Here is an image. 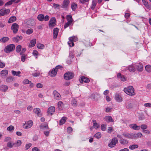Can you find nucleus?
<instances>
[{
  "instance_id": "nucleus-1",
  "label": "nucleus",
  "mask_w": 151,
  "mask_h": 151,
  "mask_svg": "<svg viewBox=\"0 0 151 151\" xmlns=\"http://www.w3.org/2000/svg\"><path fill=\"white\" fill-rule=\"evenodd\" d=\"M124 91L126 94L130 96H134L135 94L134 89L132 86L124 88Z\"/></svg>"
},
{
  "instance_id": "nucleus-2",
  "label": "nucleus",
  "mask_w": 151,
  "mask_h": 151,
  "mask_svg": "<svg viewBox=\"0 0 151 151\" xmlns=\"http://www.w3.org/2000/svg\"><path fill=\"white\" fill-rule=\"evenodd\" d=\"M62 68V66L60 65H58L53 68L51 71H49V75L51 77H55L56 74L59 69H61Z\"/></svg>"
},
{
  "instance_id": "nucleus-3",
  "label": "nucleus",
  "mask_w": 151,
  "mask_h": 151,
  "mask_svg": "<svg viewBox=\"0 0 151 151\" xmlns=\"http://www.w3.org/2000/svg\"><path fill=\"white\" fill-rule=\"evenodd\" d=\"M15 45L13 44H10L6 46L4 49V51L8 53L13 51L15 48Z\"/></svg>"
},
{
  "instance_id": "nucleus-4",
  "label": "nucleus",
  "mask_w": 151,
  "mask_h": 151,
  "mask_svg": "<svg viewBox=\"0 0 151 151\" xmlns=\"http://www.w3.org/2000/svg\"><path fill=\"white\" fill-rule=\"evenodd\" d=\"M74 76V73L71 72H68L65 73L64 75V78L67 80L71 79Z\"/></svg>"
},
{
  "instance_id": "nucleus-5",
  "label": "nucleus",
  "mask_w": 151,
  "mask_h": 151,
  "mask_svg": "<svg viewBox=\"0 0 151 151\" xmlns=\"http://www.w3.org/2000/svg\"><path fill=\"white\" fill-rule=\"evenodd\" d=\"M19 27V25L17 24L14 23L12 24L11 29L14 34H16L17 32Z\"/></svg>"
},
{
  "instance_id": "nucleus-6",
  "label": "nucleus",
  "mask_w": 151,
  "mask_h": 151,
  "mask_svg": "<svg viewBox=\"0 0 151 151\" xmlns=\"http://www.w3.org/2000/svg\"><path fill=\"white\" fill-rule=\"evenodd\" d=\"M56 19L55 17L51 18L49 23V27L50 28H52L56 25Z\"/></svg>"
},
{
  "instance_id": "nucleus-7",
  "label": "nucleus",
  "mask_w": 151,
  "mask_h": 151,
  "mask_svg": "<svg viewBox=\"0 0 151 151\" xmlns=\"http://www.w3.org/2000/svg\"><path fill=\"white\" fill-rule=\"evenodd\" d=\"M118 142V140L116 138L114 137L112 139L111 142L109 144L108 146L110 147H113L115 146Z\"/></svg>"
},
{
  "instance_id": "nucleus-8",
  "label": "nucleus",
  "mask_w": 151,
  "mask_h": 151,
  "mask_svg": "<svg viewBox=\"0 0 151 151\" xmlns=\"http://www.w3.org/2000/svg\"><path fill=\"white\" fill-rule=\"evenodd\" d=\"M53 94L55 99L57 100L61 99V97L60 94L56 90H54L53 91Z\"/></svg>"
},
{
  "instance_id": "nucleus-9",
  "label": "nucleus",
  "mask_w": 151,
  "mask_h": 151,
  "mask_svg": "<svg viewBox=\"0 0 151 151\" xmlns=\"http://www.w3.org/2000/svg\"><path fill=\"white\" fill-rule=\"evenodd\" d=\"M33 125V122L32 120H29L23 124V127L25 129H28L32 127Z\"/></svg>"
},
{
  "instance_id": "nucleus-10",
  "label": "nucleus",
  "mask_w": 151,
  "mask_h": 151,
  "mask_svg": "<svg viewBox=\"0 0 151 151\" xmlns=\"http://www.w3.org/2000/svg\"><path fill=\"white\" fill-rule=\"evenodd\" d=\"M79 81L81 83H83V82L86 83H88L90 81L88 78L82 76H81Z\"/></svg>"
},
{
  "instance_id": "nucleus-11",
  "label": "nucleus",
  "mask_w": 151,
  "mask_h": 151,
  "mask_svg": "<svg viewBox=\"0 0 151 151\" xmlns=\"http://www.w3.org/2000/svg\"><path fill=\"white\" fill-rule=\"evenodd\" d=\"M55 111V108L54 106H51L47 110V113L49 115H52Z\"/></svg>"
},
{
  "instance_id": "nucleus-12",
  "label": "nucleus",
  "mask_w": 151,
  "mask_h": 151,
  "mask_svg": "<svg viewBox=\"0 0 151 151\" xmlns=\"http://www.w3.org/2000/svg\"><path fill=\"white\" fill-rule=\"evenodd\" d=\"M115 99L118 102H121L122 101V98L119 93H116L115 94Z\"/></svg>"
},
{
  "instance_id": "nucleus-13",
  "label": "nucleus",
  "mask_w": 151,
  "mask_h": 151,
  "mask_svg": "<svg viewBox=\"0 0 151 151\" xmlns=\"http://www.w3.org/2000/svg\"><path fill=\"white\" fill-rule=\"evenodd\" d=\"M10 12L9 9H1L0 10V17L9 14Z\"/></svg>"
},
{
  "instance_id": "nucleus-14",
  "label": "nucleus",
  "mask_w": 151,
  "mask_h": 151,
  "mask_svg": "<svg viewBox=\"0 0 151 151\" xmlns=\"http://www.w3.org/2000/svg\"><path fill=\"white\" fill-rule=\"evenodd\" d=\"M70 3L69 0H64L62 5L61 7L63 8H68Z\"/></svg>"
},
{
  "instance_id": "nucleus-15",
  "label": "nucleus",
  "mask_w": 151,
  "mask_h": 151,
  "mask_svg": "<svg viewBox=\"0 0 151 151\" xmlns=\"http://www.w3.org/2000/svg\"><path fill=\"white\" fill-rule=\"evenodd\" d=\"M23 37L22 36H17L16 37H14L12 38V40L13 41L17 42L19 41L22 40Z\"/></svg>"
},
{
  "instance_id": "nucleus-16",
  "label": "nucleus",
  "mask_w": 151,
  "mask_h": 151,
  "mask_svg": "<svg viewBox=\"0 0 151 151\" xmlns=\"http://www.w3.org/2000/svg\"><path fill=\"white\" fill-rule=\"evenodd\" d=\"M129 127L135 130H139L140 129V127L137 126L136 124H131L129 125Z\"/></svg>"
},
{
  "instance_id": "nucleus-17",
  "label": "nucleus",
  "mask_w": 151,
  "mask_h": 151,
  "mask_svg": "<svg viewBox=\"0 0 151 151\" xmlns=\"http://www.w3.org/2000/svg\"><path fill=\"white\" fill-rule=\"evenodd\" d=\"M64 104L62 101H59L58 103V108L59 111H61L63 110Z\"/></svg>"
},
{
  "instance_id": "nucleus-18",
  "label": "nucleus",
  "mask_w": 151,
  "mask_h": 151,
  "mask_svg": "<svg viewBox=\"0 0 151 151\" xmlns=\"http://www.w3.org/2000/svg\"><path fill=\"white\" fill-rule=\"evenodd\" d=\"M137 70L139 71H142L143 69V66L142 63H139L136 65Z\"/></svg>"
},
{
  "instance_id": "nucleus-19",
  "label": "nucleus",
  "mask_w": 151,
  "mask_h": 151,
  "mask_svg": "<svg viewBox=\"0 0 151 151\" xmlns=\"http://www.w3.org/2000/svg\"><path fill=\"white\" fill-rule=\"evenodd\" d=\"M123 135L126 138L129 139H133V134H129V133H124Z\"/></svg>"
},
{
  "instance_id": "nucleus-20",
  "label": "nucleus",
  "mask_w": 151,
  "mask_h": 151,
  "mask_svg": "<svg viewBox=\"0 0 151 151\" xmlns=\"http://www.w3.org/2000/svg\"><path fill=\"white\" fill-rule=\"evenodd\" d=\"M118 78H120L121 80L123 81H125L126 80V78L124 76L121 75L120 73H118L117 75Z\"/></svg>"
},
{
  "instance_id": "nucleus-21",
  "label": "nucleus",
  "mask_w": 151,
  "mask_h": 151,
  "mask_svg": "<svg viewBox=\"0 0 151 151\" xmlns=\"http://www.w3.org/2000/svg\"><path fill=\"white\" fill-rule=\"evenodd\" d=\"M58 31L59 29L57 28H55L53 29V38L54 39L57 38Z\"/></svg>"
},
{
  "instance_id": "nucleus-22",
  "label": "nucleus",
  "mask_w": 151,
  "mask_h": 151,
  "mask_svg": "<svg viewBox=\"0 0 151 151\" xmlns=\"http://www.w3.org/2000/svg\"><path fill=\"white\" fill-rule=\"evenodd\" d=\"M142 134L141 132H139L137 134H133V139H136L138 138L142 137Z\"/></svg>"
},
{
  "instance_id": "nucleus-23",
  "label": "nucleus",
  "mask_w": 151,
  "mask_h": 151,
  "mask_svg": "<svg viewBox=\"0 0 151 151\" xmlns=\"http://www.w3.org/2000/svg\"><path fill=\"white\" fill-rule=\"evenodd\" d=\"M8 71L7 70H2L1 72V76L4 77L7 76L8 74Z\"/></svg>"
},
{
  "instance_id": "nucleus-24",
  "label": "nucleus",
  "mask_w": 151,
  "mask_h": 151,
  "mask_svg": "<svg viewBox=\"0 0 151 151\" xmlns=\"http://www.w3.org/2000/svg\"><path fill=\"white\" fill-rule=\"evenodd\" d=\"M67 118L65 117H63L60 120L59 124L61 125L64 124L66 121Z\"/></svg>"
},
{
  "instance_id": "nucleus-25",
  "label": "nucleus",
  "mask_w": 151,
  "mask_h": 151,
  "mask_svg": "<svg viewBox=\"0 0 151 151\" xmlns=\"http://www.w3.org/2000/svg\"><path fill=\"white\" fill-rule=\"evenodd\" d=\"M142 1L144 5L147 9H150L151 8V5L149 4L145 0H142Z\"/></svg>"
},
{
  "instance_id": "nucleus-26",
  "label": "nucleus",
  "mask_w": 151,
  "mask_h": 151,
  "mask_svg": "<svg viewBox=\"0 0 151 151\" xmlns=\"http://www.w3.org/2000/svg\"><path fill=\"white\" fill-rule=\"evenodd\" d=\"M104 119L107 122H114V120L110 116H106L104 118Z\"/></svg>"
},
{
  "instance_id": "nucleus-27",
  "label": "nucleus",
  "mask_w": 151,
  "mask_h": 151,
  "mask_svg": "<svg viewBox=\"0 0 151 151\" xmlns=\"http://www.w3.org/2000/svg\"><path fill=\"white\" fill-rule=\"evenodd\" d=\"M9 40V38L7 37H4L0 39V41L3 43H5L7 42Z\"/></svg>"
},
{
  "instance_id": "nucleus-28",
  "label": "nucleus",
  "mask_w": 151,
  "mask_h": 151,
  "mask_svg": "<svg viewBox=\"0 0 151 151\" xmlns=\"http://www.w3.org/2000/svg\"><path fill=\"white\" fill-rule=\"evenodd\" d=\"M92 122L93 123V126L96 129H97L99 127V125L98 123L96 122V120H93Z\"/></svg>"
},
{
  "instance_id": "nucleus-29",
  "label": "nucleus",
  "mask_w": 151,
  "mask_h": 151,
  "mask_svg": "<svg viewBox=\"0 0 151 151\" xmlns=\"http://www.w3.org/2000/svg\"><path fill=\"white\" fill-rule=\"evenodd\" d=\"M36 43V40L35 39H33L32 40L29 45V47H33Z\"/></svg>"
},
{
  "instance_id": "nucleus-30",
  "label": "nucleus",
  "mask_w": 151,
  "mask_h": 151,
  "mask_svg": "<svg viewBox=\"0 0 151 151\" xmlns=\"http://www.w3.org/2000/svg\"><path fill=\"white\" fill-rule=\"evenodd\" d=\"M66 18L68 21L67 22H69L71 23H72V22L73 21V19L72 18V17L71 15H68L66 16Z\"/></svg>"
},
{
  "instance_id": "nucleus-31",
  "label": "nucleus",
  "mask_w": 151,
  "mask_h": 151,
  "mask_svg": "<svg viewBox=\"0 0 151 151\" xmlns=\"http://www.w3.org/2000/svg\"><path fill=\"white\" fill-rule=\"evenodd\" d=\"M78 5L76 3H73L71 5V7L72 10L75 11Z\"/></svg>"
},
{
  "instance_id": "nucleus-32",
  "label": "nucleus",
  "mask_w": 151,
  "mask_h": 151,
  "mask_svg": "<svg viewBox=\"0 0 151 151\" xmlns=\"http://www.w3.org/2000/svg\"><path fill=\"white\" fill-rule=\"evenodd\" d=\"M44 15L43 14H39L37 17L38 19L40 21H43L44 20Z\"/></svg>"
},
{
  "instance_id": "nucleus-33",
  "label": "nucleus",
  "mask_w": 151,
  "mask_h": 151,
  "mask_svg": "<svg viewBox=\"0 0 151 151\" xmlns=\"http://www.w3.org/2000/svg\"><path fill=\"white\" fill-rule=\"evenodd\" d=\"M33 112L37 114L38 116H39L41 110L39 108H36L33 109Z\"/></svg>"
},
{
  "instance_id": "nucleus-34",
  "label": "nucleus",
  "mask_w": 151,
  "mask_h": 151,
  "mask_svg": "<svg viewBox=\"0 0 151 151\" xmlns=\"http://www.w3.org/2000/svg\"><path fill=\"white\" fill-rule=\"evenodd\" d=\"M8 89V87L6 85H2L0 87V90L3 92L6 91Z\"/></svg>"
},
{
  "instance_id": "nucleus-35",
  "label": "nucleus",
  "mask_w": 151,
  "mask_h": 151,
  "mask_svg": "<svg viewBox=\"0 0 151 151\" xmlns=\"http://www.w3.org/2000/svg\"><path fill=\"white\" fill-rule=\"evenodd\" d=\"M119 142L122 145H127L128 143V141L123 138L120 139Z\"/></svg>"
},
{
  "instance_id": "nucleus-36",
  "label": "nucleus",
  "mask_w": 151,
  "mask_h": 151,
  "mask_svg": "<svg viewBox=\"0 0 151 151\" xmlns=\"http://www.w3.org/2000/svg\"><path fill=\"white\" fill-rule=\"evenodd\" d=\"M21 73V72L20 71L16 72L13 70H12V75L14 76H20V74Z\"/></svg>"
},
{
  "instance_id": "nucleus-37",
  "label": "nucleus",
  "mask_w": 151,
  "mask_h": 151,
  "mask_svg": "<svg viewBox=\"0 0 151 151\" xmlns=\"http://www.w3.org/2000/svg\"><path fill=\"white\" fill-rule=\"evenodd\" d=\"M16 18L15 16L11 17L9 19L8 22L9 23H12L16 21Z\"/></svg>"
},
{
  "instance_id": "nucleus-38",
  "label": "nucleus",
  "mask_w": 151,
  "mask_h": 151,
  "mask_svg": "<svg viewBox=\"0 0 151 151\" xmlns=\"http://www.w3.org/2000/svg\"><path fill=\"white\" fill-rule=\"evenodd\" d=\"M92 3V5L91 7V8L92 10H94L96 5V0H93Z\"/></svg>"
},
{
  "instance_id": "nucleus-39",
  "label": "nucleus",
  "mask_w": 151,
  "mask_h": 151,
  "mask_svg": "<svg viewBox=\"0 0 151 151\" xmlns=\"http://www.w3.org/2000/svg\"><path fill=\"white\" fill-rule=\"evenodd\" d=\"M22 144V142L20 140H18L17 141L16 143H14V146L15 147L19 146Z\"/></svg>"
},
{
  "instance_id": "nucleus-40",
  "label": "nucleus",
  "mask_w": 151,
  "mask_h": 151,
  "mask_svg": "<svg viewBox=\"0 0 151 151\" xmlns=\"http://www.w3.org/2000/svg\"><path fill=\"white\" fill-rule=\"evenodd\" d=\"M138 147V145L137 144H134L130 145L129 147V148L130 150H133L137 148Z\"/></svg>"
},
{
  "instance_id": "nucleus-41",
  "label": "nucleus",
  "mask_w": 151,
  "mask_h": 151,
  "mask_svg": "<svg viewBox=\"0 0 151 151\" xmlns=\"http://www.w3.org/2000/svg\"><path fill=\"white\" fill-rule=\"evenodd\" d=\"M14 78L12 76L8 77L6 79V81L7 83H10L12 82L14 80Z\"/></svg>"
},
{
  "instance_id": "nucleus-42",
  "label": "nucleus",
  "mask_w": 151,
  "mask_h": 151,
  "mask_svg": "<svg viewBox=\"0 0 151 151\" xmlns=\"http://www.w3.org/2000/svg\"><path fill=\"white\" fill-rule=\"evenodd\" d=\"M128 70L130 72H134L135 71V68L133 66L130 65L128 67Z\"/></svg>"
},
{
  "instance_id": "nucleus-43",
  "label": "nucleus",
  "mask_w": 151,
  "mask_h": 151,
  "mask_svg": "<svg viewBox=\"0 0 151 151\" xmlns=\"http://www.w3.org/2000/svg\"><path fill=\"white\" fill-rule=\"evenodd\" d=\"M146 70L148 72H151V66L150 65H147L145 67Z\"/></svg>"
},
{
  "instance_id": "nucleus-44",
  "label": "nucleus",
  "mask_w": 151,
  "mask_h": 151,
  "mask_svg": "<svg viewBox=\"0 0 151 151\" xmlns=\"http://www.w3.org/2000/svg\"><path fill=\"white\" fill-rule=\"evenodd\" d=\"M16 0H11L6 3L5 4V6L10 5L12 4L13 3H14Z\"/></svg>"
},
{
  "instance_id": "nucleus-45",
  "label": "nucleus",
  "mask_w": 151,
  "mask_h": 151,
  "mask_svg": "<svg viewBox=\"0 0 151 151\" xmlns=\"http://www.w3.org/2000/svg\"><path fill=\"white\" fill-rule=\"evenodd\" d=\"M37 48L39 49H43L45 47L44 45L41 43H37Z\"/></svg>"
},
{
  "instance_id": "nucleus-46",
  "label": "nucleus",
  "mask_w": 151,
  "mask_h": 151,
  "mask_svg": "<svg viewBox=\"0 0 151 151\" xmlns=\"http://www.w3.org/2000/svg\"><path fill=\"white\" fill-rule=\"evenodd\" d=\"M27 57V55H25V54H22L21 58V61L22 62H24Z\"/></svg>"
},
{
  "instance_id": "nucleus-47",
  "label": "nucleus",
  "mask_w": 151,
  "mask_h": 151,
  "mask_svg": "<svg viewBox=\"0 0 151 151\" xmlns=\"http://www.w3.org/2000/svg\"><path fill=\"white\" fill-rule=\"evenodd\" d=\"M33 32V30L32 29H29L27 30L26 33L27 35H30L32 34Z\"/></svg>"
},
{
  "instance_id": "nucleus-48",
  "label": "nucleus",
  "mask_w": 151,
  "mask_h": 151,
  "mask_svg": "<svg viewBox=\"0 0 151 151\" xmlns=\"http://www.w3.org/2000/svg\"><path fill=\"white\" fill-rule=\"evenodd\" d=\"M69 41H68V43L69 46L73 47L74 45V43L71 40H70V39L69 38Z\"/></svg>"
},
{
  "instance_id": "nucleus-49",
  "label": "nucleus",
  "mask_w": 151,
  "mask_h": 151,
  "mask_svg": "<svg viewBox=\"0 0 151 151\" xmlns=\"http://www.w3.org/2000/svg\"><path fill=\"white\" fill-rule=\"evenodd\" d=\"M101 135L100 132H98L96 133L94 135V137L97 139H99L101 137Z\"/></svg>"
},
{
  "instance_id": "nucleus-50",
  "label": "nucleus",
  "mask_w": 151,
  "mask_h": 151,
  "mask_svg": "<svg viewBox=\"0 0 151 151\" xmlns=\"http://www.w3.org/2000/svg\"><path fill=\"white\" fill-rule=\"evenodd\" d=\"M72 105L73 106H76L77 105V101L75 99H73L71 101Z\"/></svg>"
},
{
  "instance_id": "nucleus-51",
  "label": "nucleus",
  "mask_w": 151,
  "mask_h": 151,
  "mask_svg": "<svg viewBox=\"0 0 151 151\" xmlns=\"http://www.w3.org/2000/svg\"><path fill=\"white\" fill-rule=\"evenodd\" d=\"M22 46L20 45H18L16 47V51L17 52H19L21 50Z\"/></svg>"
},
{
  "instance_id": "nucleus-52",
  "label": "nucleus",
  "mask_w": 151,
  "mask_h": 151,
  "mask_svg": "<svg viewBox=\"0 0 151 151\" xmlns=\"http://www.w3.org/2000/svg\"><path fill=\"white\" fill-rule=\"evenodd\" d=\"M69 38L70 39V40H71L73 42H76L78 40L77 37L75 36H73Z\"/></svg>"
},
{
  "instance_id": "nucleus-53",
  "label": "nucleus",
  "mask_w": 151,
  "mask_h": 151,
  "mask_svg": "<svg viewBox=\"0 0 151 151\" xmlns=\"http://www.w3.org/2000/svg\"><path fill=\"white\" fill-rule=\"evenodd\" d=\"M14 126L12 125H10L7 128V129L9 131H13L14 129Z\"/></svg>"
},
{
  "instance_id": "nucleus-54",
  "label": "nucleus",
  "mask_w": 151,
  "mask_h": 151,
  "mask_svg": "<svg viewBox=\"0 0 151 151\" xmlns=\"http://www.w3.org/2000/svg\"><path fill=\"white\" fill-rule=\"evenodd\" d=\"M32 54L36 58H37V56L38 55V53L37 51L36 50H34L33 51Z\"/></svg>"
},
{
  "instance_id": "nucleus-55",
  "label": "nucleus",
  "mask_w": 151,
  "mask_h": 151,
  "mask_svg": "<svg viewBox=\"0 0 151 151\" xmlns=\"http://www.w3.org/2000/svg\"><path fill=\"white\" fill-rule=\"evenodd\" d=\"M126 107L129 109H131L133 107V105L131 103H128L127 104Z\"/></svg>"
},
{
  "instance_id": "nucleus-56",
  "label": "nucleus",
  "mask_w": 151,
  "mask_h": 151,
  "mask_svg": "<svg viewBox=\"0 0 151 151\" xmlns=\"http://www.w3.org/2000/svg\"><path fill=\"white\" fill-rule=\"evenodd\" d=\"M32 144L30 143L26 144L25 145V150H27L29 149L30 147L32 146Z\"/></svg>"
},
{
  "instance_id": "nucleus-57",
  "label": "nucleus",
  "mask_w": 151,
  "mask_h": 151,
  "mask_svg": "<svg viewBox=\"0 0 151 151\" xmlns=\"http://www.w3.org/2000/svg\"><path fill=\"white\" fill-rule=\"evenodd\" d=\"M140 127L141 129L144 130L147 129V126L146 124H143L141 125Z\"/></svg>"
},
{
  "instance_id": "nucleus-58",
  "label": "nucleus",
  "mask_w": 151,
  "mask_h": 151,
  "mask_svg": "<svg viewBox=\"0 0 151 151\" xmlns=\"http://www.w3.org/2000/svg\"><path fill=\"white\" fill-rule=\"evenodd\" d=\"M71 24V23L69 22H67V23H66L64 26V29H66L67 27L69 26Z\"/></svg>"
},
{
  "instance_id": "nucleus-59",
  "label": "nucleus",
  "mask_w": 151,
  "mask_h": 151,
  "mask_svg": "<svg viewBox=\"0 0 151 151\" xmlns=\"http://www.w3.org/2000/svg\"><path fill=\"white\" fill-rule=\"evenodd\" d=\"M5 26V23L4 22L0 21V27L1 28L4 27Z\"/></svg>"
},
{
  "instance_id": "nucleus-60",
  "label": "nucleus",
  "mask_w": 151,
  "mask_h": 151,
  "mask_svg": "<svg viewBox=\"0 0 151 151\" xmlns=\"http://www.w3.org/2000/svg\"><path fill=\"white\" fill-rule=\"evenodd\" d=\"M7 146L9 147H12L14 146L13 144H12L11 142H9L7 144Z\"/></svg>"
},
{
  "instance_id": "nucleus-61",
  "label": "nucleus",
  "mask_w": 151,
  "mask_h": 151,
  "mask_svg": "<svg viewBox=\"0 0 151 151\" xmlns=\"http://www.w3.org/2000/svg\"><path fill=\"white\" fill-rule=\"evenodd\" d=\"M106 127L105 126L104 124H102L101 126V129L102 130L104 131L106 130Z\"/></svg>"
},
{
  "instance_id": "nucleus-62",
  "label": "nucleus",
  "mask_w": 151,
  "mask_h": 151,
  "mask_svg": "<svg viewBox=\"0 0 151 151\" xmlns=\"http://www.w3.org/2000/svg\"><path fill=\"white\" fill-rule=\"evenodd\" d=\"M23 83L24 84H28L29 83L31 82V81H29L28 79H25L24 80L23 82Z\"/></svg>"
},
{
  "instance_id": "nucleus-63",
  "label": "nucleus",
  "mask_w": 151,
  "mask_h": 151,
  "mask_svg": "<svg viewBox=\"0 0 151 151\" xmlns=\"http://www.w3.org/2000/svg\"><path fill=\"white\" fill-rule=\"evenodd\" d=\"M113 131V129L112 127H108L107 131L108 133H111Z\"/></svg>"
},
{
  "instance_id": "nucleus-64",
  "label": "nucleus",
  "mask_w": 151,
  "mask_h": 151,
  "mask_svg": "<svg viewBox=\"0 0 151 151\" xmlns=\"http://www.w3.org/2000/svg\"><path fill=\"white\" fill-rule=\"evenodd\" d=\"M32 151H40L39 149L37 147L33 148L32 149Z\"/></svg>"
}]
</instances>
